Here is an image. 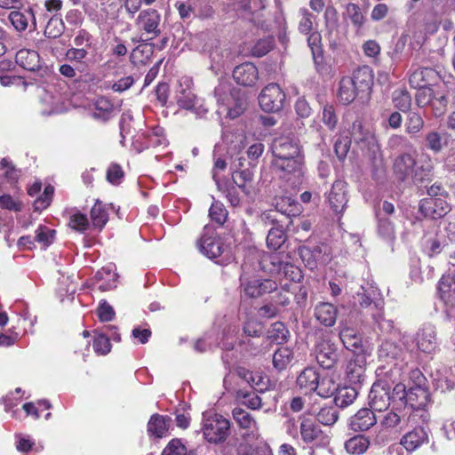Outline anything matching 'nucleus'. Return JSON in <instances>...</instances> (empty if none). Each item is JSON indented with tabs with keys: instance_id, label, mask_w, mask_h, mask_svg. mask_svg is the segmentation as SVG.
Instances as JSON below:
<instances>
[{
	"instance_id": "1",
	"label": "nucleus",
	"mask_w": 455,
	"mask_h": 455,
	"mask_svg": "<svg viewBox=\"0 0 455 455\" xmlns=\"http://www.w3.org/2000/svg\"><path fill=\"white\" fill-rule=\"evenodd\" d=\"M433 170V162L427 154H422L419 159L412 155L403 153L394 163V172L401 181L422 182L428 179Z\"/></svg>"
},
{
	"instance_id": "2",
	"label": "nucleus",
	"mask_w": 455,
	"mask_h": 455,
	"mask_svg": "<svg viewBox=\"0 0 455 455\" xmlns=\"http://www.w3.org/2000/svg\"><path fill=\"white\" fill-rule=\"evenodd\" d=\"M420 419L423 422L427 420V416L424 415L422 410L404 405L403 408H393L387 412L380 420V425L385 429L402 431L419 424Z\"/></svg>"
},
{
	"instance_id": "3",
	"label": "nucleus",
	"mask_w": 455,
	"mask_h": 455,
	"mask_svg": "<svg viewBox=\"0 0 455 455\" xmlns=\"http://www.w3.org/2000/svg\"><path fill=\"white\" fill-rule=\"evenodd\" d=\"M215 96L221 104L229 118L235 119L241 116L247 107V100L239 90H230L226 83L220 84L215 89Z\"/></svg>"
},
{
	"instance_id": "4",
	"label": "nucleus",
	"mask_w": 455,
	"mask_h": 455,
	"mask_svg": "<svg viewBox=\"0 0 455 455\" xmlns=\"http://www.w3.org/2000/svg\"><path fill=\"white\" fill-rule=\"evenodd\" d=\"M272 165L279 177L290 182L291 186L301 183L304 175V156L273 159Z\"/></svg>"
},
{
	"instance_id": "5",
	"label": "nucleus",
	"mask_w": 455,
	"mask_h": 455,
	"mask_svg": "<svg viewBox=\"0 0 455 455\" xmlns=\"http://www.w3.org/2000/svg\"><path fill=\"white\" fill-rule=\"evenodd\" d=\"M230 423L219 414L205 417L203 425L204 438L213 443L224 442L229 435Z\"/></svg>"
},
{
	"instance_id": "6",
	"label": "nucleus",
	"mask_w": 455,
	"mask_h": 455,
	"mask_svg": "<svg viewBox=\"0 0 455 455\" xmlns=\"http://www.w3.org/2000/svg\"><path fill=\"white\" fill-rule=\"evenodd\" d=\"M299 435L305 443L316 447H324L329 444L330 437L323 433L314 419L299 417Z\"/></svg>"
},
{
	"instance_id": "7",
	"label": "nucleus",
	"mask_w": 455,
	"mask_h": 455,
	"mask_svg": "<svg viewBox=\"0 0 455 455\" xmlns=\"http://www.w3.org/2000/svg\"><path fill=\"white\" fill-rule=\"evenodd\" d=\"M350 140L355 143L363 151L375 154L379 150L375 135L361 121L356 120L353 123L350 130Z\"/></svg>"
},
{
	"instance_id": "8",
	"label": "nucleus",
	"mask_w": 455,
	"mask_h": 455,
	"mask_svg": "<svg viewBox=\"0 0 455 455\" xmlns=\"http://www.w3.org/2000/svg\"><path fill=\"white\" fill-rule=\"evenodd\" d=\"M428 442V435L422 427L413 426V429L403 435L398 445L390 447V452H396L398 455L403 454V448L408 452H412L419 449L421 445Z\"/></svg>"
},
{
	"instance_id": "9",
	"label": "nucleus",
	"mask_w": 455,
	"mask_h": 455,
	"mask_svg": "<svg viewBox=\"0 0 455 455\" xmlns=\"http://www.w3.org/2000/svg\"><path fill=\"white\" fill-rule=\"evenodd\" d=\"M285 100V93L277 84H269L261 91L259 102L265 112L280 111Z\"/></svg>"
},
{
	"instance_id": "10",
	"label": "nucleus",
	"mask_w": 455,
	"mask_h": 455,
	"mask_svg": "<svg viewBox=\"0 0 455 455\" xmlns=\"http://www.w3.org/2000/svg\"><path fill=\"white\" fill-rule=\"evenodd\" d=\"M240 280L244 295L249 298H259L277 289V283L271 279L248 278L243 274Z\"/></svg>"
},
{
	"instance_id": "11",
	"label": "nucleus",
	"mask_w": 455,
	"mask_h": 455,
	"mask_svg": "<svg viewBox=\"0 0 455 455\" xmlns=\"http://www.w3.org/2000/svg\"><path fill=\"white\" fill-rule=\"evenodd\" d=\"M391 387L389 384L382 379L376 381L369 393V405L371 410L376 411H386L391 402Z\"/></svg>"
},
{
	"instance_id": "12",
	"label": "nucleus",
	"mask_w": 455,
	"mask_h": 455,
	"mask_svg": "<svg viewBox=\"0 0 455 455\" xmlns=\"http://www.w3.org/2000/svg\"><path fill=\"white\" fill-rule=\"evenodd\" d=\"M315 354L317 363L324 369L332 368L338 360L337 347L327 336L318 339Z\"/></svg>"
},
{
	"instance_id": "13",
	"label": "nucleus",
	"mask_w": 455,
	"mask_h": 455,
	"mask_svg": "<svg viewBox=\"0 0 455 455\" xmlns=\"http://www.w3.org/2000/svg\"><path fill=\"white\" fill-rule=\"evenodd\" d=\"M324 384L323 379L320 382L319 374L312 367L306 368L297 378V385L305 394L316 391L320 396H327L328 393L323 389Z\"/></svg>"
},
{
	"instance_id": "14",
	"label": "nucleus",
	"mask_w": 455,
	"mask_h": 455,
	"mask_svg": "<svg viewBox=\"0 0 455 455\" xmlns=\"http://www.w3.org/2000/svg\"><path fill=\"white\" fill-rule=\"evenodd\" d=\"M405 352L402 346L391 340L382 342L379 348V359L387 364H393L398 370L402 368Z\"/></svg>"
},
{
	"instance_id": "15",
	"label": "nucleus",
	"mask_w": 455,
	"mask_h": 455,
	"mask_svg": "<svg viewBox=\"0 0 455 455\" xmlns=\"http://www.w3.org/2000/svg\"><path fill=\"white\" fill-rule=\"evenodd\" d=\"M274 159L303 156L298 140L291 137L275 138L272 143Z\"/></svg>"
},
{
	"instance_id": "16",
	"label": "nucleus",
	"mask_w": 455,
	"mask_h": 455,
	"mask_svg": "<svg viewBox=\"0 0 455 455\" xmlns=\"http://www.w3.org/2000/svg\"><path fill=\"white\" fill-rule=\"evenodd\" d=\"M419 211L424 214L425 217L431 219H440L449 212L450 206L442 197H428L420 201Z\"/></svg>"
},
{
	"instance_id": "17",
	"label": "nucleus",
	"mask_w": 455,
	"mask_h": 455,
	"mask_svg": "<svg viewBox=\"0 0 455 455\" xmlns=\"http://www.w3.org/2000/svg\"><path fill=\"white\" fill-rule=\"evenodd\" d=\"M367 360L363 353H357L347 365V378L351 384L360 385L364 381Z\"/></svg>"
},
{
	"instance_id": "18",
	"label": "nucleus",
	"mask_w": 455,
	"mask_h": 455,
	"mask_svg": "<svg viewBox=\"0 0 455 455\" xmlns=\"http://www.w3.org/2000/svg\"><path fill=\"white\" fill-rule=\"evenodd\" d=\"M326 249L327 247L323 245H315L312 248L303 246L299 248V255L306 267L314 270L317 267L318 263L323 264L327 261Z\"/></svg>"
},
{
	"instance_id": "19",
	"label": "nucleus",
	"mask_w": 455,
	"mask_h": 455,
	"mask_svg": "<svg viewBox=\"0 0 455 455\" xmlns=\"http://www.w3.org/2000/svg\"><path fill=\"white\" fill-rule=\"evenodd\" d=\"M346 187V182L336 180L328 194L327 199L330 206L336 213L342 212L347 205V196Z\"/></svg>"
},
{
	"instance_id": "20",
	"label": "nucleus",
	"mask_w": 455,
	"mask_h": 455,
	"mask_svg": "<svg viewBox=\"0 0 455 455\" xmlns=\"http://www.w3.org/2000/svg\"><path fill=\"white\" fill-rule=\"evenodd\" d=\"M233 77L241 85L252 86L259 78V72L254 64L245 62L235 68Z\"/></svg>"
},
{
	"instance_id": "21",
	"label": "nucleus",
	"mask_w": 455,
	"mask_h": 455,
	"mask_svg": "<svg viewBox=\"0 0 455 455\" xmlns=\"http://www.w3.org/2000/svg\"><path fill=\"white\" fill-rule=\"evenodd\" d=\"M234 419L241 428L246 430L244 436L248 440L254 439L258 435V426L254 418L242 408H235L232 411Z\"/></svg>"
},
{
	"instance_id": "22",
	"label": "nucleus",
	"mask_w": 455,
	"mask_h": 455,
	"mask_svg": "<svg viewBox=\"0 0 455 455\" xmlns=\"http://www.w3.org/2000/svg\"><path fill=\"white\" fill-rule=\"evenodd\" d=\"M199 251L209 259H216L224 251L223 243L217 235H204L197 243Z\"/></svg>"
},
{
	"instance_id": "23",
	"label": "nucleus",
	"mask_w": 455,
	"mask_h": 455,
	"mask_svg": "<svg viewBox=\"0 0 455 455\" xmlns=\"http://www.w3.org/2000/svg\"><path fill=\"white\" fill-rule=\"evenodd\" d=\"M16 63L22 68L36 72L42 69V62L38 52L31 49H20L15 55Z\"/></svg>"
},
{
	"instance_id": "24",
	"label": "nucleus",
	"mask_w": 455,
	"mask_h": 455,
	"mask_svg": "<svg viewBox=\"0 0 455 455\" xmlns=\"http://www.w3.org/2000/svg\"><path fill=\"white\" fill-rule=\"evenodd\" d=\"M377 422L373 410L363 408L349 419V427L355 432L366 431Z\"/></svg>"
},
{
	"instance_id": "25",
	"label": "nucleus",
	"mask_w": 455,
	"mask_h": 455,
	"mask_svg": "<svg viewBox=\"0 0 455 455\" xmlns=\"http://www.w3.org/2000/svg\"><path fill=\"white\" fill-rule=\"evenodd\" d=\"M376 218L378 237L388 245H393L396 238V231L391 218L382 216V213H376Z\"/></svg>"
},
{
	"instance_id": "26",
	"label": "nucleus",
	"mask_w": 455,
	"mask_h": 455,
	"mask_svg": "<svg viewBox=\"0 0 455 455\" xmlns=\"http://www.w3.org/2000/svg\"><path fill=\"white\" fill-rule=\"evenodd\" d=\"M160 20V14L157 11L148 9L140 12L137 19V23L138 26L147 33H153L156 36L160 34V29L158 28Z\"/></svg>"
},
{
	"instance_id": "27",
	"label": "nucleus",
	"mask_w": 455,
	"mask_h": 455,
	"mask_svg": "<svg viewBox=\"0 0 455 455\" xmlns=\"http://www.w3.org/2000/svg\"><path fill=\"white\" fill-rule=\"evenodd\" d=\"M418 347L425 353H432L436 347V337L435 327L424 325L417 334Z\"/></svg>"
},
{
	"instance_id": "28",
	"label": "nucleus",
	"mask_w": 455,
	"mask_h": 455,
	"mask_svg": "<svg viewBox=\"0 0 455 455\" xmlns=\"http://www.w3.org/2000/svg\"><path fill=\"white\" fill-rule=\"evenodd\" d=\"M338 315L337 308L331 303L321 302L315 307V317L316 320L327 327L335 324Z\"/></svg>"
},
{
	"instance_id": "29",
	"label": "nucleus",
	"mask_w": 455,
	"mask_h": 455,
	"mask_svg": "<svg viewBox=\"0 0 455 455\" xmlns=\"http://www.w3.org/2000/svg\"><path fill=\"white\" fill-rule=\"evenodd\" d=\"M8 19L19 32L26 30L30 21L36 26V18L30 8L23 11H12L9 13Z\"/></svg>"
},
{
	"instance_id": "30",
	"label": "nucleus",
	"mask_w": 455,
	"mask_h": 455,
	"mask_svg": "<svg viewBox=\"0 0 455 455\" xmlns=\"http://www.w3.org/2000/svg\"><path fill=\"white\" fill-rule=\"evenodd\" d=\"M115 111L114 104L106 97H100L94 103L92 117L101 122L108 121Z\"/></svg>"
},
{
	"instance_id": "31",
	"label": "nucleus",
	"mask_w": 455,
	"mask_h": 455,
	"mask_svg": "<svg viewBox=\"0 0 455 455\" xmlns=\"http://www.w3.org/2000/svg\"><path fill=\"white\" fill-rule=\"evenodd\" d=\"M339 338L344 347L355 354L363 351V340L361 336L352 328L345 327L339 332Z\"/></svg>"
},
{
	"instance_id": "32",
	"label": "nucleus",
	"mask_w": 455,
	"mask_h": 455,
	"mask_svg": "<svg viewBox=\"0 0 455 455\" xmlns=\"http://www.w3.org/2000/svg\"><path fill=\"white\" fill-rule=\"evenodd\" d=\"M350 79H352L359 92H366L370 90L373 84L372 71L367 66L358 68Z\"/></svg>"
},
{
	"instance_id": "33",
	"label": "nucleus",
	"mask_w": 455,
	"mask_h": 455,
	"mask_svg": "<svg viewBox=\"0 0 455 455\" xmlns=\"http://www.w3.org/2000/svg\"><path fill=\"white\" fill-rule=\"evenodd\" d=\"M171 419L159 414L151 416L148 423V432L150 435L162 438L166 435Z\"/></svg>"
},
{
	"instance_id": "34",
	"label": "nucleus",
	"mask_w": 455,
	"mask_h": 455,
	"mask_svg": "<svg viewBox=\"0 0 455 455\" xmlns=\"http://www.w3.org/2000/svg\"><path fill=\"white\" fill-rule=\"evenodd\" d=\"M359 91L349 76L343 77L339 82L338 98L344 105H348L355 100Z\"/></svg>"
},
{
	"instance_id": "35",
	"label": "nucleus",
	"mask_w": 455,
	"mask_h": 455,
	"mask_svg": "<svg viewBox=\"0 0 455 455\" xmlns=\"http://www.w3.org/2000/svg\"><path fill=\"white\" fill-rule=\"evenodd\" d=\"M274 210L276 212L290 218L291 216H297L300 212L299 204L291 196H280L275 198Z\"/></svg>"
},
{
	"instance_id": "36",
	"label": "nucleus",
	"mask_w": 455,
	"mask_h": 455,
	"mask_svg": "<svg viewBox=\"0 0 455 455\" xmlns=\"http://www.w3.org/2000/svg\"><path fill=\"white\" fill-rule=\"evenodd\" d=\"M449 134L431 131L427 133L425 140L427 148L434 153H440L448 145Z\"/></svg>"
},
{
	"instance_id": "37",
	"label": "nucleus",
	"mask_w": 455,
	"mask_h": 455,
	"mask_svg": "<svg viewBox=\"0 0 455 455\" xmlns=\"http://www.w3.org/2000/svg\"><path fill=\"white\" fill-rule=\"evenodd\" d=\"M357 395L358 391L355 387H343L338 388L334 397V403L337 407L346 408L354 403Z\"/></svg>"
},
{
	"instance_id": "38",
	"label": "nucleus",
	"mask_w": 455,
	"mask_h": 455,
	"mask_svg": "<svg viewBox=\"0 0 455 455\" xmlns=\"http://www.w3.org/2000/svg\"><path fill=\"white\" fill-rule=\"evenodd\" d=\"M439 291L442 299L447 304H455V278L443 276L439 282Z\"/></svg>"
},
{
	"instance_id": "39",
	"label": "nucleus",
	"mask_w": 455,
	"mask_h": 455,
	"mask_svg": "<svg viewBox=\"0 0 455 455\" xmlns=\"http://www.w3.org/2000/svg\"><path fill=\"white\" fill-rule=\"evenodd\" d=\"M91 220L94 228L102 229L108 220V207L97 200L91 210Z\"/></svg>"
},
{
	"instance_id": "40",
	"label": "nucleus",
	"mask_w": 455,
	"mask_h": 455,
	"mask_svg": "<svg viewBox=\"0 0 455 455\" xmlns=\"http://www.w3.org/2000/svg\"><path fill=\"white\" fill-rule=\"evenodd\" d=\"M370 441L362 435H355L345 443V449L350 454L360 455L367 451Z\"/></svg>"
},
{
	"instance_id": "41",
	"label": "nucleus",
	"mask_w": 455,
	"mask_h": 455,
	"mask_svg": "<svg viewBox=\"0 0 455 455\" xmlns=\"http://www.w3.org/2000/svg\"><path fill=\"white\" fill-rule=\"evenodd\" d=\"M293 352L287 347L278 348L273 355V365L278 371L284 370L291 362Z\"/></svg>"
},
{
	"instance_id": "42",
	"label": "nucleus",
	"mask_w": 455,
	"mask_h": 455,
	"mask_svg": "<svg viewBox=\"0 0 455 455\" xmlns=\"http://www.w3.org/2000/svg\"><path fill=\"white\" fill-rule=\"evenodd\" d=\"M392 100L395 108L398 110L407 113L411 107V97L410 93L403 89L395 90L393 92Z\"/></svg>"
},
{
	"instance_id": "43",
	"label": "nucleus",
	"mask_w": 455,
	"mask_h": 455,
	"mask_svg": "<svg viewBox=\"0 0 455 455\" xmlns=\"http://www.w3.org/2000/svg\"><path fill=\"white\" fill-rule=\"evenodd\" d=\"M424 124L419 113L409 111L405 121V132L410 135L417 134L423 129Z\"/></svg>"
},
{
	"instance_id": "44",
	"label": "nucleus",
	"mask_w": 455,
	"mask_h": 455,
	"mask_svg": "<svg viewBox=\"0 0 455 455\" xmlns=\"http://www.w3.org/2000/svg\"><path fill=\"white\" fill-rule=\"evenodd\" d=\"M285 233L283 227L272 228L267 236V245L272 250H278L285 242Z\"/></svg>"
},
{
	"instance_id": "45",
	"label": "nucleus",
	"mask_w": 455,
	"mask_h": 455,
	"mask_svg": "<svg viewBox=\"0 0 455 455\" xmlns=\"http://www.w3.org/2000/svg\"><path fill=\"white\" fill-rule=\"evenodd\" d=\"M64 22L63 20L57 16L52 17L44 29V36L49 38H58L64 32Z\"/></svg>"
},
{
	"instance_id": "46",
	"label": "nucleus",
	"mask_w": 455,
	"mask_h": 455,
	"mask_svg": "<svg viewBox=\"0 0 455 455\" xmlns=\"http://www.w3.org/2000/svg\"><path fill=\"white\" fill-rule=\"evenodd\" d=\"M289 331L283 323L276 322L271 325L268 331V338L277 343L282 344L287 340Z\"/></svg>"
},
{
	"instance_id": "47",
	"label": "nucleus",
	"mask_w": 455,
	"mask_h": 455,
	"mask_svg": "<svg viewBox=\"0 0 455 455\" xmlns=\"http://www.w3.org/2000/svg\"><path fill=\"white\" fill-rule=\"evenodd\" d=\"M196 95L188 88H181L177 95L178 105L185 109H192L196 102Z\"/></svg>"
},
{
	"instance_id": "48",
	"label": "nucleus",
	"mask_w": 455,
	"mask_h": 455,
	"mask_svg": "<svg viewBox=\"0 0 455 455\" xmlns=\"http://www.w3.org/2000/svg\"><path fill=\"white\" fill-rule=\"evenodd\" d=\"M68 226L78 232H84L89 227L87 216L80 212L71 213L69 216Z\"/></svg>"
},
{
	"instance_id": "49",
	"label": "nucleus",
	"mask_w": 455,
	"mask_h": 455,
	"mask_svg": "<svg viewBox=\"0 0 455 455\" xmlns=\"http://www.w3.org/2000/svg\"><path fill=\"white\" fill-rule=\"evenodd\" d=\"M316 418L321 424L331 426L338 420L339 414L334 407H323L319 411Z\"/></svg>"
},
{
	"instance_id": "50",
	"label": "nucleus",
	"mask_w": 455,
	"mask_h": 455,
	"mask_svg": "<svg viewBox=\"0 0 455 455\" xmlns=\"http://www.w3.org/2000/svg\"><path fill=\"white\" fill-rule=\"evenodd\" d=\"M299 14L300 16L299 30L308 35L313 29V14L306 8L299 9Z\"/></svg>"
},
{
	"instance_id": "51",
	"label": "nucleus",
	"mask_w": 455,
	"mask_h": 455,
	"mask_svg": "<svg viewBox=\"0 0 455 455\" xmlns=\"http://www.w3.org/2000/svg\"><path fill=\"white\" fill-rule=\"evenodd\" d=\"M209 216L212 220L222 225L228 218V212L221 203L215 202L209 210Z\"/></svg>"
},
{
	"instance_id": "52",
	"label": "nucleus",
	"mask_w": 455,
	"mask_h": 455,
	"mask_svg": "<svg viewBox=\"0 0 455 455\" xmlns=\"http://www.w3.org/2000/svg\"><path fill=\"white\" fill-rule=\"evenodd\" d=\"M435 90L433 88L427 86L419 88L415 96L418 106L423 108L427 105H430L435 97Z\"/></svg>"
},
{
	"instance_id": "53",
	"label": "nucleus",
	"mask_w": 455,
	"mask_h": 455,
	"mask_svg": "<svg viewBox=\"0 0 455 455\" xmlns=\"http://www.w3.org/2000/svg\"><path fill=\"white\" fill-rule=\"evenodd\" d=\"M161 455H188L185 444L180 439L171 440Z\"/></svg>"
},
{
	"instance_id": "54",
	"label": "nucleus",
	"mask_w": 455,
	"mask_h": 455,
	"mask_svg": "<svg viewBox=\"0 0 455 455\" xmlns=\"http://www.w3.org/2000/svg\"><path fill=\"white\" fill-rule=\"evenodd\" d=\"M346 15L357 28H361L364 23V17L360 10V7L355 4L351 3L347 5Z\"/></svg>"
},
{
	"instance_id": "55",
	"label": "nucleus",
	"mask_w": 455,
	"mask_h": 455,
	"mask_svg": "<svg viewBox=\"0 0 455 455\" xmlns=\"http://www.w3.org/2000/svg\"><path fill=\"white\" fill-rule=\"evenodd\" d=\"M232 180L236 187L243 189V191L247 194L248 191L245 189L246 184L252 180V174L248 169L235 172L232 175Z\"/></svg>"
},
{
	"instance_id": "56",
	"label": "nucleus",
	"mask_w": 455,
	"mask_h": 455,
	"mask_svg": "<svg viewBox=\"0 0 455 455\" xmlns=\"http://www.w3.org/2000/svg\"><path fill=\"white\" fill-rule=\"evenodd\" d=\"M322 121L330 130L332 131L335 129L338 123V116L333 105L326 104L323 107Z\"/></svg>"
},
{
	"instance_id": "57",
	"label": "nucleus",
	"mask_w": 455,
	"mask_h": 455,
	"mask_svg": "<svg viewBox=\"0 0 455 455\" xmlns=\"http://www.w3.org/2000/svg\"><path fill=\"white\" fill-rule=\"evenodd\" d=\"M93 349L98 355H107L111 349L109 339L104 334L96 335L93 339Z\"/></svg>"
},
{
	"instance_id": "58",
	"label": "nucleus",
	"mask_w": 455,
	"mask_h": 455,
	"mask_svg": "<svg viewBox=\"0 0 455 455\" xmlns=\"http://www.w3.org/2000/svg\"><path fill=\"white\" fill-rule=\"evenodd\" d=\"M55 230L51 229L45 226H40L36 230V240L41 243L44 246H47L52 243L54 238Z\"/></svg>"
},
{
	"instance_id": "59",
	"label": "nucleus",
	"mask_w": 455,
	"mask_h": 455,
	"mask_svg": "<svg viewBox=\"0 0 455 455\" xmlns=\"http://www.w3.org/2000/svg\"><path fill=\"white\" fill-rule=\"evenodd\" d=\"M447 103L446 95L440 91H435V97L430 104L435 110V116H440L445 111Z\"/></svg>"
},
{
	"instance_id": "60",
	"label": "nucleus",
	"mask_w": 455,
	"mask_h": 455,
	"mask_svg": "<svg viewBox=\"0 0 455 455\" xmlns=\"http://www.w3.org/2000/svg\"><path fill=\"white\" fill-rule=\"evenodd\" d=\"M428 72L427 68H417L409 77V83L411 87L419 89L426 86L425 75Z\"/></svg>"
},
{
	"instance_id": "61",
	"label": "nucleus",
	"mask_w": 455,
	"mask_h": 455,
	"mask_svg": "<svg viewBox=\"0 0 455 455\" xmlns=\"http://www.w3.org/2000/svg\"><path fill=\"white\" fill-rule=\"evenodd\" d=\"M351 142L347 137H341L336 140L334 150L339 159L342 160L347 156Z\"/></svg>"
},
{
	"instance_id": "62",
	"label": "nucleus",
	"mask_w": 455,
	"mask_h": 455,
	"mask_svg": "<svg viewBox=\"0 0 455 455\" xmlns=\"http://www.w3.org/2000/svg\"><path fill=\"white\" fill-rule=\"evenodd\" d=\"M88 52L85 48H70L66 52V58L71 62L81 64L87 57Z\"/></svg>"
},
{
	"instance_id": "63",
	"label": "nucleus",
	"mask_w": 455,
	"mask_h": 455,
	"mask_svg": "<svg viewBox=\"0 0 455 455\" xmlns=\"http://www.w3.org/2000/svg\"><path fill=\"white\" fill-rule=\"evenodd\" d=\"M97 312L101 322H109L115 316L114 308L105 300L100 302Z\"/></svg>"
},
{
	"instance_id": "64",
	"label": "nucleus",
	"mask_w": 455,
	"mask_h": 455,
	"mask_svg": "<svg viewBox=\"0 0 455 455\" xmlns=\"http://www.w3.org/2000/svg\"><path fill=\"white\" fill-rule=\"evenodd\" d=\"M237 375L251 387L259 386L261 380L260 375L254 374L252 371H250L245 368L237 369Z\"/></svg>"
}]
</instances>
